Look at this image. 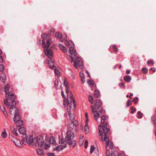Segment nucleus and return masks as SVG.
<instances>
[{
  "instance_id": "31",
  "label": "nucleus",
  "mask_w": 156,
  "mask_h": 156,
  "mask_svg": "<svg viewBox=\"0 0 156 156\" xmlns=\"http://www.w3.org/2000/svg\"><path fill=\"white\" fill-rule=\"evenodd\" d=\"M151 120L153 122V123L154 126L156 127V116L153 115L151 117Z\"/></svg>"
},
{
  "instance_id": "1",
  "label": "nucleus",
  "mask_w": 156,
  "mask_h": 156,
  "mask_svg": "<svg viewBox=\"0 0 156 156\" xmlns=\"http://www.w3.org/2000/svg\"><path fill=\"white\" fill-rule=\"evenodd\" d=\"M66 136L64 139L62 138L60 139V137H59V143L61 144H64V145H60L57 146L56 145V147L54 148L53 151H54L59 152L62 150L64 148L67 147V144L70 146L71 147H74L75 146L76 144V140H72L74 137L75 135L73 132H71L70 131H67L66 133Z\"/></svg>"
},
{
  "instance_id": "14",
  "label": "nucleus",
  "mask_w": 156,
  "mask_h": 156,
  "mask_svg": "<svg viewBox=\"0 0 156 156\" xmlns=\"http://www.w3.org/2000/svg\"><path fill=\"white\" fill-rule=\"evenodd\" d=\"M73 104V103H72L70 101L69 102V100L68 98H67L66 99H65L64 101H63V105L64 106H65L66 105H67V109L68 110V109H70L72 108V105Z\"/></svg>"
},
{
  "instance_id": "51",
  "label": "nucleus",
  "mask_w": 156,
  "mask_h": 156,
  "mask_svg": "<svg viewBox=\"0 0 156 156\" xmlns=\"http://www.w3.org/2000/svg\"><path fill=\"white\" fill-rule=\"evenodd\" d=\"M69 118L71 119L72 121L73 120V119H74V115L73 114L71 115V114L69 113Z\"/></svg>"
},
{
  "instance_id": "44",
  "label": "nucleus",
  "mask_w": 156,
  "mask_h": 156,
  "mask_svg": "<svg viewBox=\"0 0 156 156\" xmlns=\"http://www.w3.org/2000/svg\"><path fill=\"white\" fill-rule=\"evenodd\" d=\"M112 49L114 51L118 52V48L116 45H114L112 46Z\"/></svg>"
},
{
  "instance_id": "41",
  "label": "nucleus",
  "mask_w": 156,
  "mask_h": 156,
  "mask_svg": "<svg viewBox=\"0 0 156 156\" xmlns=\"http://www.w3.org/2000/svg\"><path fill=\"white\" fill-rule=\"evenodd\" d=\"M119 86L121 87H122L123 89H125L126 88V86L125 85L124 83L123 82H122L121 83H119Z\"/></svg>"
},
{
  "instance_id": "21",
  "label": "nucleus",
  "mask_w": 156,
  "mask_h": 156,
  "mask_svg": "<svg viewBox=\"0 0 156 156\" xmlns=\"http://www.w3.org/2000/svg\"><path fill=\"white\" fill-rule=\"evenodd\" d=\"M74 48L69 47V52L71 55H73L74 56L76 55L77 53L76 50L74 49Z\"/></svg>"
},
{
  "instance_id": "43",
  "label": "nucleus",
  "mask_w": 156,
  "mask_h": 156,
  "mask_svg": "<svg viewBox=\"0 0 156 156\" xmlns=\"http://www.w3.org/2000/svg\"><path fill=\"white\" fill-rule=\"evenodd\" d=\"M154 63V62L152 59L149 60L147 62V64L148 65H150V64L153 65Z\"/></svg>"
},
{
  "instance_id": "40",
  "label": "nucleus",
  "mask_w": 156,
  "mask_h": 156,
  "mask_svg": "<svg viewBox=\"0 0 156 156\" xmlns=\"http://www.w3.org/2000/svg\"><path fill=\"white\" fill-rule=\"evenodd\" d=\"M67 58L69 59V60L70 62H73L74 60L73 58L70 55L68 56L67 57Z\"/></svg>"
},
{
  "instance_id": "28",
  "label": "nucleus",
  "mask_w": 156,
  "mask_h": 156,
  "mask_svg": "<svg viewBox=\"0 0 156 156\" xmlns=\"http://www.w3.org/2000/svg\"><path fill=\"white\" fill-rule=\"evenodd\" d=\"M37 152L38 154L41 155H42L44 154L43 150L41 149H37Z\"/></svg>"
},
{
  "instance_id": "22",
  "label": "nucleus",
  "mask_w": 156,
  "mask_h": 156,
  "mask_svg": "<svg viewBox=\"0 0 156 156\" xmlns=\"http://www.w3.org/2000/svg\"><path fill=\"white\" fill-rule=\"evenodd\" d=\"M14 144L18 147H20L22 146L20 140L17 139V138L16 139L15 141L14 142Z\"/></svg>"
},
{
  "instance_id": "58",
  "label": "nucleus",
  "mask_w": 156,
  "mask_h": 156,
  "mask_svg": "<svg viewBox=\"0 0 156 156\" xmlns=\"http://www.w3.org/2000/svg\"><path fill=\"white\" fill-rule=\"evenodd\" d=\"M55 74H57V75H59V74L60 73L59 71L58 70H57L56 69H55Z\"/></svg>"
},
{
  "instance_id": "18",
  "label": "nucleus",
  "mask_w": 156,
  "mask_h": 156,
  "mask_svg": "<svg viewBox=\"0 0 156 156\" xmlns=\"http://www.w3.org/2000/svg\"><path fill=\"white\" fill-rule=\"evenodd\" d=\"M0 109L2 111L5 116L7 117L8 115L7 113L6 112L5 106L2 104L1 105H0Z\"/></svg>"
},
{
  "instance_id": "37",
  "label": "nucleus",
  "mask_w": 156,
  "mask_h": 156,
  "mask_svg": "<svg viewBox=\"0 0 156 156\" xmlns=\"http://www.w3.org/2000/svg\"><path fill=\"white\" fill-rule=\"evenodd\" d=\"M137 114L138 115L137 116V117L138 119L141 118L143 115V113H141L140 111H138L137 112Z\"/></svg>"
},
{
  "instance_id": "12",
  "label": "nucleus",
  "mask_w": 156,
  "mask_h": 156,
  "mask_svg": "<svg viewBox=\"0 0 156 156\" xmlns=\"http://www.w3.org/2000/svg\"><path fill=\"white\" fill-rule=\"evenodd\" d=\"M49 60H48V65L49 66L51 69H55L56 67L54 66V61L53 60V56L50 57H48Z\"/></svg>"
},
{
  "instance_id": "52",
  "label": "nucleus",
  "mask_w": 156,
  "mask_h": 156,
  "mask_svg": "<svg viewBox=\"0 0 156 156\" xmlns=\"http://www.w3.org/2000/svg\"><path fill=\"white\" fill-rule=\"evenodd\" d=\"M95 149L94 147L93 146H91L90 147V154H92L93 152L94 151Z\"/></svg>"
},
{
  "instance_id": "20",
  "label": "nucleus",
  "mask_w": 156,
  "mask_h": 156,
  "mask_svg": "<svg viewBox=\"0 0 156 156\" xmlns=\"http://www.w3.org/2000/svg\"><path fill=\"white\" fill-rule=\"evenodd\" d=\"M10 88V85L9 84H8L5 86L4 87V91L5 93V95L7 97V96H8L9 93L11 92H8Z\"/></svg>"
},
{
  "instance_id": "47",
  "label": "nucleus",
  "mask_w": 156,
  "mask_h": 156,
  "mask_svg": "<svg viewBox=\"0 0 156 156\" xmlns=\"http://www.w3.org/2000/svg\"><path fill=\"white\" fill-rule=\"evenodd\" d=\"M131 100H128L127 101V103H126V107H128L129 106L131 105Z\"/></svg>"
},
{
  "instance_id": "32",
  "label": "nucleus",
  "mask_w": 156,
  "mask_h": 156,
  "mask_svg": "<svg viewBox=\"0 0 156 156\" xmlns=\"http://www.w3.org/2000/svg\"><path fill=\"white\" fill-rule=\"evenodd\" d=\"M55 37L58 38L59 39H61L62 38V35L60 34L59 32L56 33L55 34Z\"/></svg>"
},
{
  "instance_id": "13",
  "label": "nucleus",
  "mask_w": 156,
  "mask_h": 156,
  "mask_svg": "<svg viewBox=\"0 0 156 156\" xmlns=\"http://www.w3.org/2000/svg\"><path fill=\"white\" fill-rule=\"evenodd\" d=\"M21 116L20 118L17 117V119H16L15 121H13L16 123V127H20L23 125V121L21 119Z\"/></svg>"
},
{
  "instance_id": "36",
  "label": "nucleus",
  "mask_w": 156,
  "mask_h": 156,
  "mask_svg": "<svg viewBox=\"0 0 156 156\" xmlns=\"http://www.w3.org/2000/svg\"><path fill=\"white\" fill-rule=\"evenodd\" d=\"M77 64L80 69L83 68V63L82 61L79 62L77 63Z\"/></svg>"
},
{
  "instance_id": "62",
  "label": "nucleus",
  "mask_w": 156,
  "mask_h": 156,
  "mask_svg": "<svg viewBox=\"0 0 156 156\" xmlns=\"http://www.w3.org/2000/svg\"><path fill=\"white\" fill-rule=\"evenodd\" d=\"M69 44V46H70L71 47H72V48H75V45L74 43H73V44H72V42H70Z\"/></svg>"
},
{
  "instance_id": "29",
  "label": "nucleus",
  "mask_w": 156,
  "mask_h": 156,
  "mask_svg": "<svg viewBox=\"0 0 156 156\" xmlns=\"http://www.w3.org/2000/svg\"><path fill=\"white\" fill-rule=\"evenodd\" d=\"M87 82L89 85H91L94 87H96V84L94 83L93 81L92 80H89L87 81Z\"/></svg>"
},
{
  "instance_id": "38",
  "label": "nucleus",
  "mask_w": 156,
  "mask_h": 156,
  "mask_svg": "<svg viewBox=\"0 0 156 156\" xmlns=\"http://www.w3.org/2000/svg\"><path fill=\"white\" fill-rule=\"evenodd\" d=\"M64 85L66 87V88H68L69 87V85L68 82L66 81V79H65L64 82Z\"/></svg>"
},
{
  "instance_id": "2",
  "label": "nucleus",
  "mask_w": 156,
  "mask_h": 156,
  "mask_svg": "<svg viewBox=\"0 0 156 156\" xmlns=\"http://www.w3.org/2000/svg\"><path fill=\"white\" fill-rule=\"evenodd\" d=\"M103 104L102 101L99 99H96L94 106H91L92 113L94 115V119L97 121L98 118L101 117V115L103 113H105V111L102 108Z\"/></svg>"
},
{
  "instance_id": "45",
  "label": "nucleus",
  "mask_w": 156,
  "mask_h": 156,
  "mask_svg": "<svg viewBox=\"0 0 156 156\" xmlns=\"http://www.w3.org/2000/svg\"><path fill=\"white\" fill-rule=\"evenodd\" d=\"M5 69L4 66L2 64H0V72H2Z\"/></svg>"
},
{
  "instance_id": "61",
  "label": "nucleus",
  "mask_w": 156,
  "mask_h": 156,
  "mask_svg": "<svg viewBox=\"0 0 156 156\" xmlns=\"http://www.w3.org/2000/svg\"><path fill=\"white\" fill-rule=\"evenodd\" d=\"M66 93L67 94V97H68V94L69 92V87H68V88H66Z\"/></svg>"
},
{
  "instance_id": "5",
  "label": "nucleus",
  "mask_w": 156,
  "mask_h": 156,
  "mask_svg": "<svg viewBox=\"0 0 156 156\" xmlns=\"http://www.w3.org/2000/svg\"><path fill=\"white\" fill-rule=\"evenodd\" d=\"M101 117V124L100 125L98 126V130L99 132V127L100 126L101 127L100 131L102 132V133L110 132V129L109 128H107L108 125V123L107 122H105L107 119V116L106 115H103L101 116V117Z\"/></svg>"
},
{
  "instance_id": "16",
  "label": "nucleus",
  "mask_w": 156,
  "mask_h": 156,
  "mask_svg": "<svg viewBox=\"0 0 156 156\" xmlns=\"http://www.w3.org/2000/svg\"><path fill=\"white\" fill-rule=\"evenodd\" d=\"M47 42V45L45 44V42L44 40H42V45L43 47H44L46 49H48L49 48L50 45V41H51V39L49 40H46Z\"/></svg>"
},
{
  "instance_id": "26",
  "label": "nucleus",
  "mask_w": 156,
  "mask_h": 156,
  "mask_svg": "<svg viewBox=\"0 0 156 156\" xmlns=\"http://www.w3.org/2000/svg\"><path fill=\"white\" fill-rule=\"evenodd\" d=\"M10 130L12 133L16 136H17L18 133L14 127L12 126L10 127Z\"/></svg>"
},
{
  "instance_id": "50",
  "label": "nucleus",
  "mask_w": 156,
  "mask_h": 156,
  "mask_svg": "<svg viewBox=\"0 0 156 156\" xmlns=\"http://www.w3.org/2000/svg\"><path fill=\"white\" fill-rule=\"evenodd\" d=\"M117 152L116 151H112V153L111 154V156H116L117 154Z\"/></svg>"
},
{
  "instance_id": "59",
  "label": "nucleus",
  "mask_w": 156,
  "mask_h": 156,
  "mask_svg": "<svg viewBox=\"0 0 156 156\" xmlns=\"http://www.w3.org/2000/svg\"><path fill=\"white\" fill-rule=\"evenodd\" d=\"M77 63L75 61L73 63V66L76 69L78 68Z\"/></svg>"
},
{
  "instance_id": "9",
  "label": "nucleus",
  "mask_w": 156,
  "mask_h": 156,
  "mask_svg": "<svg viewBox=\"0 0 156 156\" xmlns=\"http://www.w3.org/2000/svg\"><path fill=\"white\" fill-rule=\"evenodd\" d=\"M19 132L23 135L21 136V137L22 138V140L23 142V144H24V141H25V138L27 137V135L26 134V130L23 127H20L18 129Z\"/></svg>"
},
{
  "instance_id": "53",
  "label": "nucleus",
  "mask_w": 156,
  "mask_h": 156,
  "mask_svg": "<svg viewBox=\"0 0 156 156\" xmlns=\"http://www.w3.org/2000/svg\"><path fill=\"white\" fill-rule=\"evenodd\" d=\"M45 40H47L51 39L50 35L49 34H47L45 36Z\"/></svg>"
},
{
  "instance_id": "10",
  "label": "nucleus",
  "mask_w": 156,
  "mask_h": 156,
  "mask_svg": "<svg viewBox=\"0 0 156 156\" xmlns=\"http://www.w3.org/2000/svg\"><path fill=\"white\" fill-rule=\"evenodd\" d=\"M25 141L23 144H26V143L29 144H31L32 145H34V139L33 137V135H30L29 136H27L25 138Z\"/></svg>"
},
{
  "instance_id": "30",
  "label": "nucleus",
  "mask_w": 156,
  "mask_h": 156,
  "mask_svg": "<svg viewBox=\"0 0 156 156\" xmlns=\"http://www.w3.org/2000/svg\"><path fill=\"white\" fill-rule=\"evenodd\" d=\"M3 131H4L2 132V133L1 136L3 138H5L7 137V134L6 132V130L5 129H3Z\"/></svg>"
},
{
  "instance_id": "56",
  "label": "nucleus",
  "mask_w": 156,
  "mask_h": 156,
  "mask_svg": "<svg viewBox=\"0 0 156 156\" xmlns=\"http://www.w3.org/2000/svg\"><path fill=\"white\" fill-rule=\"evenodd\" d=\"M105 154L106 156H108L109 155H110V151L108 150H106L105 152Z\"/></svg>"
},
{
  "instance_id": "42",
  "label": "nucleus",
  "mask_w": 156,
  "mask_h": 156,
  "mask_svg": "<svg viewBox=\"0 0 156 156\" xmlns=\"http://www.w3.org/2000/svg\"><path fill=\"white\" fill-rule=\"evenodd\" d=\"M139 98L137 97L134 98L132 100V101L134 102L135 104L137 103V101L138 100Z\"/></svg>"
},
{
  "instance_id": "6",
  "label": "nucleus",
  "mask_w": 156,
  "mask_h": 156,
  "mask_svg": "<svg viewBox=\"0 0 156 156\" xmlns=\"http://www.w3.org/2000/svg\"><path fill=\"white\" fill-rule=\"evenodd\" d=\"M7 98L9 100L8 108L15 107V106L16 105V102L15 100L16 99V96L15 95L12 94V92H10L9 93L8 96H7Z\"/></svg>"
},
{
  "instance_id": "35",
  "label": "nucleus",
  "mask_w": 156,
  "mask_h": 156,
  "mask_svg": "<svg viewBox=\"0 0 156 156\" xmlns=\"http://www.w3.org/2000/svg\"><path fill=\"white\" fill-rule=\"evenodd\" d=\"M88 99L90 103L93 104L94 103V99L92 96L91 95H89L88 97Z\"/></svg>"
},
{
  "instance_id": "64",
  "label": "nucleus",
  "mask_w": 156,
  "mask_h": 156,
  "mask_svg": "<svg viewBox=\"0 0 156 156\" xmlns=\"http://www.w3.org/2000/svg\"><path fill=\"white\" fill-rule=\"evenodd\" d=\"M61 95L62 97L64 98H66V97L64 95V92L63 91H62L61 92Z\"/></svg>"
},
{
  "instance_id": "19",
  "label": "nucleus",
  "mask_w": 156,
  "mask_h": 156,
  "mask_svg": "<svg viewBox=\"0 0 156 156\" xmlns=\"http://www.w3.org/2000/svg\"><path fill=\"white\" fill-rule=\"evenodd\" d=\"M70 101L73 103V104L74 107V109L76 106V104L75 103V101L73 98V95L72 93L71 92H70Z\"/></svg>"
},
{
  "instance_id": "60",
  "label": "nucleus",
  "mask_w": 156,
  "mask_h": 156,
  "mask_svg": "<svg viewBox=\"0 0 156 156\" xmlns=\"http://www.w3.org/2000/svg\"><path fill=\"white\" fill-rule=\"evenodd\" d=\"M80 76L81 78L84 77V73L81 72H80Z\"/></svg>"
},
{
  "instance_id": "23",
  "label": "nucleus",
  "mask_w": 156,
  "mask_h": 156,
  "mask_svg": "<svg viewBox=\"0 0 156 156\" xmlns=\"http://www.w3.org/2000/svg\"><path fill=\"white\" fill-rule=\"evenodd\" d=\"M58 46L62 50V51L64 53H65L66 52L67 50L65 47L60 44H58Z\"/></svg>"
},
{
  "instance_id": "11",
  "label": "nucleus",
  "mask_w": 156,
  "mask_h": 156,
  "mask_svg": "<svg viewBox=\"0 0 156 156\" xmlns=\"http://www.w3.org/2000/svg\"><path fill=\"white\" fill-rule=\"evenodd\" d=\"M79 125V123L78 121L77 120L74 119V120L72 121L71 122L69 125V129L71 132V130H72L74 128V126H75L76 127L78 126Z\"/></svg>"
},
{
  "instance_id": "17",
  "label": "nucleus",
  "mask_w": 156,
  "mask_h": 156,
  "mask_svg": "<svg viewBox=\"0 0 156 156\" xmlns=\"http://www.w3.org/2000/svg\"><path fill=\"white\" fill-rule=\"evenodd\" d=\"M6 79V76L5 73H2L0 74V80L3 83H5Z\"/></svg>"
},
{
  "instance_id": "33",
  "label": "nucleus",
  "mask_w": 156,
  "mask_h": 156,
  "mask_svg": "<svg viewBox=\"0 0 156 156\" xmlns=\"http://www.w3.org/2000/svg\"><path fill=\"white\" fill-rule=\"evenodd\" d=\"M9 137L10 138V139L11 140V141L13 143L15 141L16 139V138L13 136L11 135H9Z\"/></svg>"
},
{
  "instance_id": "49",
  "label": "nucleus",
  "mask_w": 156,
  "mask_h": 156,
  "mask_svg": "<svg viewBox=\"0 0 156 156\" xmlns=\"http://www.w3.org/2000/svg\"><path fill=\"white\" fill-rule=\"evenodd\" d=\"M142 72L143 73L146 74L148 71V69L147 68H143L142 69Z\"/></svg>"
},
{
  "instance_id": "63",
  "label": "nucleus",
  "mask_w": 156,
  "mask_h": 156,
  "mask_svg": "<svg viewBox=\"0 0 156 156\" xmlns=\"http://www.w3.org/2000/svg\"><path fill=\"white\" fill-rule=\"evenodd\" d=\"M3 62V58L0 55V63H2Z\"/></svg>"
},
{
  "instance_id": "34",
  "label": "nucleus",
  "mask_w": 156,
  "mask_h": 156,
  "mask_svg": "<svg viewBox=\"0 0 156 156\" xmlns=\"http://www.w3.org/2000/svg\"><path fill=\"white\" fill-rule=\"evenodd\" d=\"M59 79L58 78L56 79L54 81V85L55 87L56 88H58V87H57L58 86L59 81Z\"/></svg>"
},
{
  "instance_id": "3",
  "label": "nucleus",
  "mask_w": 156,
  "mask_h": 156,
  "mask_svg": "<svg viewBox=\"0 0 156 156\" xmlns=\"http://www.w3.org/2000/svg\"><path fill=\"white\" fill-rule=\"evenodd\" d=\"M34 145L46 150L49 148V145L45 142V140L44 141L43 136L42 135H39L34 138Z\"/></svg>"
},
{
  "instance_id": "46",
  "label": "nucleus",
  "mask_w": 156,
  "mask_h": 156,
  "mask_svg": "<svg viewBox=\"0 0 156 156\" xmlns=\"http://www.w3.org/2000/svg\"><path fill=\"white\" fill-rule=\"evenodd\" d=\"M9 100L8 99V98H7V99H5L4 100V103L8 107L9 105Z\"/></svg>"
},
{
  "instance_id": "8",
  "label": "nucleus",
  "mask_w": 156,
  "mask_h": 156,
  "mask_svg": "<svg viewBox=\"0 0 156 156\" xmlns=\"http://www.w3.org/2000/svg\"><path fill=\"white\" fill-rule=\"evenodd\" d=\"M45 142L47 143V144L49 145V148L50 147L51 144L54 145L55 146L56 145H58L56 143L55 138L53 136H51L49 138L48 136H46Z\"/></svg>"
},
{
  "instance_id": "7",
  "label": "nucleus",
  "mask_w": 156,
  "mask_h": 156,
  "mask_svg": "<svg viewBox=\"0 0 156 156\" xmlns=\"http://www.w3.org/2000/svg\"><path fill=\"white\" fill-rule=\"evenodd\" d=\"M9 108L10 109V114L14 116L13 118V121H15L16 119H17V117L19 118L20 117V115L19 114V110L16 107H9Z\"/></svg>"
},
{
  "instance_id": "39",
  "label": "nucleus",
  "mask_w": 156,
  "mask_h": 156,
  "mask_svg": "<svg viewBox=\"0 0 156 156\" xmlns=\"http://www.w3.org/2000/svg\"><path fill=\"white\" fill-rule=\"evenodd\" d=\"M70 42H72V44H73V42L72 40H70L69 41H65V45L67 46L68 47V46H69V44Z\"/></svg>"
},
{
  "instance_id": "15",
  "label": "nucleus",
  "mask_w": 156,
  "mask_h": 156,
  "mask_svg": "<svg viewBox=\"0 0 156 156\" xmlns=\"http://www.w3.org/2000/svg\"><path fill=\"white\" fill-rule=\"evenodd\" d=\"M44 53L46 55H47L48 57H50V56L53 57V52L51 49H44Z\"/></svg>"
},
{
  "instance_id": "55",
  "label": "nucleus",
  "mask_w": 156,
  "mask_h": 156,
  "mask_svg": "<svg viewBox=\"0 0 156 156\" xmlns=\"http://www.w3.org/2000/svg\"><path fill=\"white\" fill-rule=\"evenodd\" d=\"M88 144V140H85L84 144V147L85 148H87Z\"/></svg>"
},
{
  "instance_id": "25",
  "label": "nucleus",
  "mask_w": 156,
  "mask_h": 156,
  "mask_svg": "<svg viewBox=\"0 0 156 156\" xmlns=\"http://www.w3.org/2000/svg\"><path fill=\"white\" fill-rule=\"evenodd\" d=\"M100 95V92L98 89H96L94 93V97L96 98L99 97Z\"/></svg>"
},
{
  "instance_id": "48",
  "label": "nucleus",
  "mask_w": 156,
  "mask_h": 156,
  "mask_svg": "<svg viewBox=\"0 0 156 156\" xmlns=\"http://www.w3.org/2000/svg\"><path fill=\"white\" fill-rule=\"evenodd\" d=\"M130 109L132 110V111L130 113L132 114H133L136 111V109L135 108H133V107H131L130 108Z\"/></svg>"
},
{
  "instance_id": "27",
  "label": "nucleus",
  "mask_w": 156,
  "mask_h": 156,
  "mask_svg": "<svg viewBox=\"0 0 156 156\" xmlns=\"http://www.w3.org/2000/svg\"><path fill=\"white\" fill-rule=\"evenodd\" d=\"M84 131L86 134H88L90 132L89 127L87 124H86L85 125Z\"/></svg>"
},
{
  "instance_id": "4",
  "label": "nucleus",
  "mask_w": 156,
  "mask_h": 156,
  "mask_svg": "<svg viewBox=\"0 0 156 156\" xmlns=\"http://www.w3.org/2000/svg\"><path fill=\"white\" fill-rule=\"evenodd\" d=\"M101 127L100 126L99 127V136H101L102 140L103 141H106L105 144L106 146H108L110 149L113 147V144L112 142L109 141V136L111 134V132H108L106 133H102L101 131H100Z\"/></svg>"
},
{
  "instance_id": "54",
  "label": "nucleus",
  "mask_w": 156,
  "mask_h": 156,
  "mask_svg": "<svg viewBox=\"0 0 156 156\" xmlns=\"http://www.w3.org/2000/svg\"><path fill=\"white\" fill-rule=\"evenodd\" d=\"M75 59H76V62L77 63L78 62H80V61H82L81 58L80 57H76V58H75Z\"/></svg>"
},
{
  "instance_id": "24",
  "label": "nucleus",
  "mask_w": 156,
  "mask_h": 156,
  "mask_svg": "<svg viewBox=\"0 0 156 156\" xmlns=\"http://www.w3.org/2000/svg\"><path fill=\"white\" fill-rule=\"evenodd\" d=\"M131 77L129 75H126L124 77V81L127 82H129L131 80Z\"/></svg>"
},
{
  "instance_id": "57",
  "label": "nucleus",
  "mask_w": 156,
  "mask_h": 156,
  "mask_svg": "<svg viewBox=\"0 0 156 156\" xmlns=\"http://www.w3.org/2000/svg\"><path fill=\"white\" fill-rule=\"evenodd\" d=\"M47 34L44 33L42 34V37L44 41L45 40V36Z\"/></svg>"
}]
</instances>
